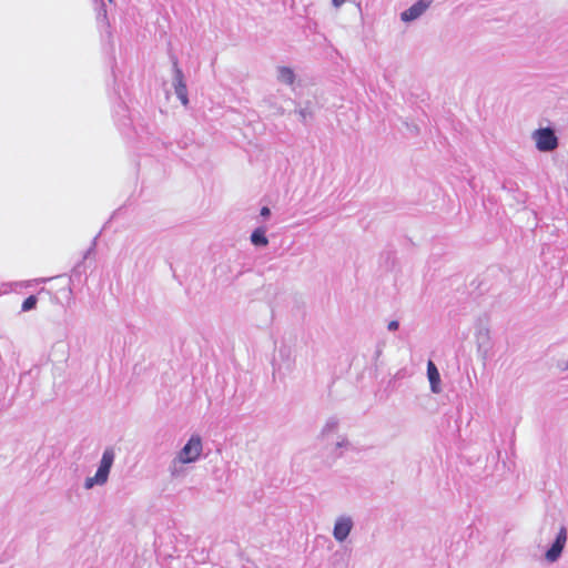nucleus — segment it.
Instances as JSON below:
<instances>
[{
    "label": "nucleus",
    "mask_w": 568,
    "mask_h": 568,
    "mask_svg": "<svg viewBox=\"0 0 568 568\" xmlns=\"http://www.w3.org/2000/svg\"><path fill=\"white\" fill-rule=\"evenodd\" d=\"M115 459V452L112 447H108L103 450L95 474L91 477H87L83 487L87 490L92 489L95 486H104L109 480V475Z\"/></svg>",
    "instance_id": "nucleus-1"
},
{
    "label": "nucleus",
    "mask_w": 568,
    "mask_h": 568,
    "mask_svg": "<svg viewBox=\"0 0 568 568\" xmlns=\"http://www.w3.org/2000/svg\"><path fill=\"white\" fill-rule=\"evenodd\" d=\"M203 438L199 434H192L185 444L174 456L190 465L197 463L203 455Z\"/></svg>",
    "instance_id": "nucleus-2"
},
{
    "label": "nucleus",
    "mask_w": 568,
    "mask_h": 568,
    "mask_svg": "<svg viewBox=\"0 0 568 568\" xmlns=\"http://www.w3.org/2000/svg\"><path fill=\"white\" fill-rule=\"evenodd\" d=\"M531 140L539 152H552L559 144L555 130L549 126L532 131Z\"/></svg>",
    "instance_id": "nucleus-3"
},
{
    "label": "nucleus",
    "mask_w": 568,
    "mask_h": 568,
    "mask_svg": "<svg viewBox=\"0 0 568 568\" xmlns=\"http://www.w3.org/2000/svg\"><path fill=\"white\" fill-rule=\"evenodd\" d=\"M568 540V530L567 528L561 525L558 528V531L555 535V538L550 546L546 549L544 554V559L547 564H555L557 562L560 557L562 556L564 549L567 545Z\"/></svg>",
    "instance_id": "nucleus-4"
},
{
    "label": "nucleus",
    "mask_w": 568,
    "mask_h": 568,
    "mask_svg": "<svg viewBox=\"0 0 568 568\" xmlns=\"http://www.w3.org/2000/svg\"><path fill=\"white\" fill-rule=\"evenodd\" d=\"M355 523L352 515L348 514H342L338 515L333 525L332 535L336 542L343 544L348 536L351 535L352 530L354 529Z\"/></svg>",
    "instance_id": "nucleus-5"
},
{
    "label": "nucleus",
    "mask_w": 568,
    "mask_h": 568,
    "mask_svg": "<svg viewBox=\"0 0 568 568\" xmlns=\"http://www.w3.org/2000/svg\"><path fill=\"white\" fill-rule=\"evenodd\" d=\"M434 0H417L400 12L399 19L405 24H410L420 19L432 7Z\"/></svg>",
    "instance_id": "nucleus-6"
},
{
    "label": "nucleus",
    "mask_w": 568,
    "mask_h": 568,
    "mask_svg": "<svg viewBox=\"0 0 568 568\" xmlns=\"http://www.w3.org/2000/svg\"><path fill=\"white\" fill-rule=\"evenodd\" d=\"M174 92L181 103L186 106L189 104L187 88L184 81L182 70L174 63V78H173Z\"/></svg>",
    "instance_id": "nucleus-7"
},
{
    "label": "nucleus",
    "mask_w": 568,
    "mask_h": 568,
    "mask_svg": "<svg viewBox=\"0 0 568 568\" xmlns=\"http://www.w3.org/2000/svg\"><path fill=\"white\" fill-rule=\"evenodd\" d=\"M325 444L327 449H329L335 457H342L344 453L351 448V443L344 434L336 435V437L329 442H325Z\"/></svg>",
    "instance_id": "nucleus-8"
},
{
    "label": "nucleus",
    "mask_w": 568,
    "mask_h": 568,
    "mask_svg": "<svg viewBox=\"0 0 568 568\" xmlns=\"http://www.w3.org/2000/svg\"><path fill=\"white\" fill-rule=\"evenodd\" d=\"M189 465L187 463H184L176 456H174L168 466V474L171 479L180 480L187 476L189 474Z\"/></svg>",
    "instance_id": "nucleus-9"
},
{
    "label": "nucleus",
    "mask_w": 568,
    "mask_h": 568,
    "mask_svg": "<svg viewBox=\"0 0 568 568\" xmlns=\"http://www.w3.org/2000/svg\"><path fill=\"white\" fill-rule=\"evenodd\" d=\"M338 430H339V420L336 417H328L324 422L318 437L324 443L329 442L331 439L336 437V435H341L338 433Z\"/></svg>",
    "instance_id": "nucleus-10"
},
{
    "label": "nucleus",
    "mask_w": 568,
    "mask_h": 568,
    "mask_svg": "<svg viewBox=\"0 0 568 568\" xmlns=\"http://www.w3.org/2000/svg\"><path fill=\"white\" fill-rule=\"evenodd\" d=\"M427 378L429 381L432 393L439 394L442 392L440 374L432 361H428L427 363Z\"/></svg>",
    "instance_id": "nucleus-11"
},
{
    "label": "nucleus",
    "mask_w": 568,
    "mask_h": 568,
    "mask_svg": "<svg viewBox=\"0 0 568 568\" xmlns=\"http://www.w3.org/2000/svg\"><path fill=\"white\" fill-rule=\"evenodd\" d=\"M276 79L282 84L293 87L296 80V74L292 68L280 65L276 68Z\"/></svg>",
    "instance_id": "nucleus-12"
},
{
    "label": "nucleus",
    "mask_w": 568,
    "mask_h": 568,
    "mask_svg": "<svg viewBox=\"0 0 568 568\" xmlns=\"http://www.w3.org/2000/svg\"><path fill=\"white\" fill-rule=\"evenodd\" d=\"M476 344H477V348H478V352L480 353V355L483 357H486L487 353L489 351V346H490V336H489L488 329L480 328L476 333Z\"/></svg>",
    "instance_id": "nucleus-13"
},
{
    "label": "nucleus",
    "mask_w": 568,
    "mask_h": 568,
    "mask_svg": "<svg viewBox=\"0 0 568 568\" xmlns=\"http://www.w3.org/2000/svg\"><path fill=\"white\" fill-rule=\"evenodd\" d=\"M296 113L298 114L300 116V120L304 123V124H307L310 123L314 116H315V105L312 104L311 102H306L304 104H301L297 109H296Z\"/></svg>",
    "instance_id": "nucleus-14"
},
{
    "label": "nucleus",
    "mask_w": 568,
    "mask_h": 568,
    "mask_svg": "<svg viewBox=\"0 0 568 568\" xmlns=\"http://www.w3.org/2000/svg\"><path fill=\"white\" fill-rule=\"evenodd\" d=\"M266 231L263 227L255 229L251 234V242L255 246H266L268 244V240L266 237Z\"/></svg>",
    "instance_id": "nucleus-15"
},
{
    "label": "nucleus",
    "mask_w": 568,
    "mask_h": 568,
    "mask_svg": "<svg viewBox=\"0 0 568 568\" xmlns=\"http://www.w3.org/2000/svg\"><path fill=\"white\" fill-rule=\"evenodd\" d=\"M37 302H38V300L34 295L27 297L21 305L22 312H29V311L33 310L37 305Z\"/></svg>",
    "instance_id": "nucleus-16"
},
{
    "label": "nucleus",
    "mask_w": 568,
    "mask_h": 568,
    "mask_svg": "<svg viewBox=\"0 0 568 568\" xmlns=\"http://www.w3.org/2000/svg\"><path fill=\"white\" fill-rule=\"evenodd\" d=\"M399 327V323L397 321H390L387 325L389 331H396Z\"/></svg>",
    "instance_id": "nucleus-17"
},
{
    "label": "nucleus",
    "mask_w": 568,
    "mask_h": 568,
    "mask_svg": "<svg viewBox=\"0 0 568 568\" xmlns=\"http://www.w3.org/2000/svg\"><path fill=\"white\" fill-rule=\"evenodd\" d=\"M346 2H347V0H332V4L335 9L341 8Z\"/></svg>",
    "instance_id": "nucleus-18"
},
{
    "label": "nucleus",
    "mask_w": 568,
    "mask_h": 568,
    "mask_svg": "<svg viewBox=\"0 0 568 568\" xmlns=\"http://www.w3.org/2000/svg\"><path fill=\"white\" fill-rule=\"evenodd\" d=\"M261 216L268 217L271 214V210L267 206H263L260 212Z\"/></svg>",
    "instance_id": "nucleus-19"
},
{
    "label": "nucleus",
    "mask_w": 568,
    "mask_h": 568,
    "mask_svg": "<svg viewBox=\"0 0 568 568\" xmlns=\"http://www.w3.org/2000/svg\"><path fill=\"white\" fill-rule=\"evenodd\" d=\"M102 14H103L104 18L106 17V10L105 9L102 10Z\"/></svg>",
    "instance_id": "nucleus-20"
},
{
    "label": "nucleus",
    "mask_w": 568,
    "mask_h": 568,
    "mask_svg": "<svg viewBox=\"0 0 568 568\" xmlns=\"http://www.w3.org/2000/svg\"><path fill=\"white\" fill-rule=\"evenodd\" d=\"M108 1H109L110 3H112V2H113V0H108Z\"/></svg>",
    "instance_id": "nucleus-21"
}]
</instances>
